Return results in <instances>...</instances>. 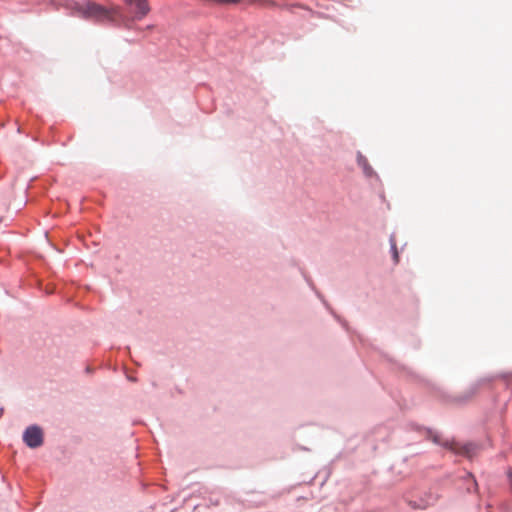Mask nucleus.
<instances>
[{
	"instance_id": "7",
	"label": "nucleus",
	"mask_w": 512,
	"mask_h": 512,
	"mask_svg": "<svg viewBox=\"0 0 512 512\" xmlns=\"http://www.w3.org/2000/svg\"><path fill=\"white\" fill-rule=\"evenodd\" d=\"M508 476H509L510 481H511V483H512V470L508 473Z\"/></svg>"
},
{
	"instance_id": "1",
	"label": "nucleus",
	"mask_w": 512,
	"mask_h": 512,
	"mask_svg": "<svg viewBox=\"0 0 512 512\" xmlns=\"http://www.w3.org/2000/svg\"><path fill=\"white\" fill-rule=\"evenodd\" d=\"M76 15L85 19H93L96 21L113 20L119 15V8L112 6L110 8L103 7L94 2H86L83 4H75Z\"/></svg>"
},
{
	"instance_id": "2",
	"label": "nucleus",
	"mask_w": 512,
	"mask_h": 512,
	"mask_svg": "<svg viewBox=\"0 0 512 512\" xmlns=\"http://www.w3.org/2000/svg\"><path fill=\"white\" fill-rule=\"evenodd\" d=\"M431 439L433 442L443 445L444 447H446L458 454L465 455L467 457H472L475 453V446L471 443L462 445L455 441H448V440L442 441L438 434H432V433H431Z\"/></svg>"
},
{
	"instance_id": "3",
	"label": "nucleus",
	"mask_w": 512,
	"mask_h": 512,
	"mask_svg": "<svg viewBox=\"0 0 512 512\" xmlns=\"http://www.w3.org/2000/svg\"><path fill=\"white\" fill-rule=\"evenodd\" d=\"M23 440L31 448L41 446L43 443L42 430L38 426L28 427L23 434Z\"/></svg>"
},
{
	"instance_id": "4",
	"label": "nucleus",
	"mask_w": 512,
	"mask_h": 512,
	"mask_svg": "<svg viewBox=\"0 0 512 512\" xmlns=\"http://www.w3.org/2000/svg\"><path fill=\"white\" fill-rule=\"evenodd\" d=\"M128 5H134L136 7V17L141 19L148 14L150 8L147 0H125Z\"/></svg>"
},
{
	"instance_id": "5",
	"label": "nucleus",
	"mask_w": 512,
	"mask_h": 512,
	"mask_svg": "<svg viewBox=\"0 0 512 512\" xmlns=\"http://www.w3.org/2000/svg\"><path fill=\"white\" fill-rule=\"evenodd\" d=\"M357 163L363 169L365 175L370 177L374 174V171L372 167L369 165L367 158L363 156L361 153H358L357 155Z\"/></svg>"
},
{
	"instance_id": "6",
	"label": "nucleus",
	"mask_w": 512,
	"mask_h": 512,
	"mask_svg": "<svg viewBox=\"0 0 512 512\" xmlns=\"http://www.w3.org/2000/svg\"><path fill=\"white\" fill-rule=\"evenodd\" d=\"M390 244H391V250H392V253H393L394 262L398 263L399 255H398V250H397L396 241H395L394 237L390 238Z\"/></svg>"
}]
</instances>
